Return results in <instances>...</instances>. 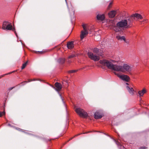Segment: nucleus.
Here are the masks:
<instances>
[{"mask_svg": "<svg viewBox=\"0 0 149 149\" xmlns=\"http://www.w3.org/2000/svg\"><path fill=\"white\" fill-rule=\"evenodd\" d=\"M100 63L103 65L106 66L108 68L117 72H130L132 70L131 66L127 64H124L123 66L114 65L111 62L106 60H100Z\"/></svg>", "mask_w": 149, "mask_h": 149, "instance_id": "obj_1", "label": "nucleus"}, {"mask_svg": "<svg viewBox=\"0 0 149 149\" xmlns=\"http://www.w3.org/2000/svg\"><path fill=\"white\" fill-rule=\"evenodd\" d=\"M131 23L132 21L130 18L122 20L117 23L116 25L113 27V29L116 32L120 31L124 29L130 27Z\"/></svg>", "mask_w": 149, "mask_h": 149, "instance_id": "obj_2", "label": "nucleus"}, {"mask_svg": "<svg viewBox=\"0 0 149 149\" xmlns=\"http://www.w3.org/2000/svg\"><path fill=\"white\" fill-rule=\"evenodd\" d=\"M93 53L95 54L89 52L88 53V55L91 59L95 61H98L99 60L100 58L99 56H101V54L99 53V49L97 48H95L93 50Z\"/></svg>", "mask_w": 149, "mask_h": 149, "instance_id": "obj_3", "label": "nucleus"}, {"mask_svg": "<svg viewBox=\"0 0 149 149\" xmlns=\"http://www.w3.org/2000/svg\"><path fill=\"white\" fill-rule=\"evenodd\" d=\"M2 29L3 30H12L13 31L15 32L16 36H17L15 28H13L12 25L9 22L7 21L4 22L3 24Z\"/></svg>", "mask_w": 149, "mask_h": 149, "instance_id": "obj_4", "label": "nucleus"}, {"mask_svg": "<svg viewBox=\"0 0 149 149\" xmlns=\"http://www.w3.org/2000/svg\"><path fill=\"white\" fill-rule=\"evenodd\" d=\"M2 29L3 30H12L13 31L15 32L16 36H17L15 28H13L12 25L9 22L7 21L4 22L3 24Z\"/></svg>", "mask_w": 149, "mask_h": 149, "instance_id": "obj_5", "label": "nucleus"}, {"mask_svg": "<svg viewBox=\"0 0 149 149\" xmlns=\"http://www.w3.org/2000/svg\"><path fill=\"white\" fill-rule=\"evenodd\" d=\"M82 27L83 30L81 32L80 38L81 40H82L88 33V30L89 29L88 26L86 24H83Z\"/></svg>", "mask_w": 149, "mask_h": 149, "instance_id": "obj_6", "label": "nucleus"}, {"mask_svg": "<svg viewBox=\"0 0 149 149\" xmlns=\"http://www.w3.org/2000/svg\"><path fill=\"white\" fill-rule=\"evenodd\" d=\"M77 113L81 117L84 118H86L88 116V114L83 109L80 108H77L75 109Z\"/></svg>", "mask_w": 149, "mask_h": 149, "instance_id": "obj_7", "label": "nucleus"}, {"mask_svg": "<svg viewBox=\"0 0 149 149\" xmlns=\"http://www.w3.org/2000/svg\"><path fill=\"white\" fill-rule=\"evenodd\" d=\"M130 18L131 19L132 22L133 20V19H134V20H138L141 19L143 18V17L140 14L136 13L132 15Z\"/></svg>", "mask_w": 149, "mask_h": 149, "instance_id": "obj_8", "label": "nucleus"}, {"mask_svg": "<svg viewBox=\"0 0 149 149\" xmlns=\"http://www.w3.org/2000/svg\"><path fill=\"white\" fill-rule=\"evenodd\" d=\"M114 73L118 77L124 81H125L127 82L130 79L129 77L127 75L124 74L120 75L118 73H116V72H115Z\"/></svg>", "mask_w": 149, "mask_h": 149, "instance_id": "obj_9", "label": "nucleus"}, {"mask_svg": "<svg viewBox=\"0 0 149 149\" xmlns=\"http://www.w3.org/2000/svg\"><path fill=\"white\" fill-rule=\"evenodd\" d=\"M55 86L56 87V88L53 86H52V87L57 91H60L62 88V86L61 84L58 82H56L55 84Z\"/></svg>", "mask_w": 149, "mask_h": 149, "instance_id": "obj_10", "label": "nucleus"}, {"mask_svg": "<svg viewBox=\"0 0 149 149\" xmlns=\"http://www.w3.org/2000/svg\"><path fill=\"white\" fill-rule=\"evenodd\" d=\"M126 88L130 95H133L134 94V90L132 87H130L129 86H126Z\"/></svg>", "mask_w": 149, "mask_h": 149, "instance_id": "obj_11", "label": "nucleus"}, {"mask_svg": "<svg viewBox=\"0 0 149 149\" xmlns=\"http://www.w3.org/2000/svg\"><path fill=\"white\" fill-rule=\"evenodd\" d=\"M102 115L99 112L97 111L94 114V117L96 119H98L101 118Z\"/></svg>", "mask_w": 149, "mask_h": 149, "instance_id": "obj_12", "label": "nucleus"}, {"mask_svg": "<svg viewBox=\"0 0 149 149\" xmlns=\"http://www.w3.org/2000/svg\"><path fill=\"white\" fill-rule=\"evenodd\" d=\"M146 92V90L145 88H143L142 90L139 91L138 92V93L140 97L142 96Z\"/></svg>", "mask_w": 149, "mask_h": 149, "instance_id": "obj_13", "label": "nucleus"}, {"mask_svg": "<svg viewBox=\"0 0 149 149\" xmlns=\"http://www.w3.org/2000/svg\"><path fill=\"white\" fill-rule=\"evenodd\" d=\"M67 46L68 49H71L74 47L73 42H69L67 43Z\"/></svg>", "mask_w": 149, "mask_h": 149, "instance_id": "obj_14", "label": "nucleus"}, {"mask_svg": "<svg viewBox=\"0 0 149 149\" xmlns=\"http://www.w3.org/2000/svg\"><path fill=\"white\" fill-rule=\"evenodd\" d=\"M116 39L120 41H124L125 42H126L125 38V37L124 36H121L119 35H117L116 36Z\"/></svg>", "mask_w": 149, "mask_h": 149, "instance_id": "obj_15", "label": "nucleus"}, {"mask_svg": "<svg viewBox=\"0 0 149 149\" xmlns=\"http://www.w3.org/2000/svg\"><path fill=\"white\" fill-rule=\"evenodd\" d=\"M116 13V11L115 10H112L109 13V15L110 17L113 18L115 16Z\"/></svg>", "mask_w": 149, "mask_h": 149, "instance_id": "obj_16", "label": "nucleus"}, {"mask_svg": "<svg viewBox=\"0 0 149 149\" xmlns=\"http://www.w3.org/2000/svg\"><path fill=\"white\" fill-rule=\"evenodd\" d=\"M97 18L98 20H104L105 17L103 14H98L97 15Z\"/></svg>", "mask_w": 149, "mask_h": 149, "instance_id": "obj_17", "label": "nucleus"}, {"mask_svg": "<svg viewBox=\"0 0 149 149\" xmlns=\"http://www.w3.org/2000/svg\"><path fill=\"white\" fill-rule=\"evenodd\" d=\"M75 56V55L74 54H72L70 55L68 57V58L67 60V61L69 63H70L71 62L69 60L70 58H73Z\"/></svg>", "mask_w": 149, "mask_h": 149, "instance_id": "obj_18", "label": "nucleus"}, {"mask_svg": "<svg viewBox=\"0 0 149 149\" xmlns=\"http://www.w3.org/2000/svg\"><path fill=\"white\" fill-rule=\"evenodd\" d=\"M65 58H60L58 60V62L61 64H63L65 62Z\"/></svg>", "mask_w": 149, "mask_h": 149, "instance_id": "obj_19", "label": "nucleus"}, {"mask_svg": "<svg viewBox=\"0 0 149 149\" xmlns=\"http://www.w3.org/2000/svg\"><path fill=\"white\" fill-rule=\"evenodd\" d=\"M27 63V62H26L23 64L22 66V69H24L26 66Z\"/></svg>", "mask_w": 149, "mask_h": 149, "instance_id": "obj_20", "label": "nucleus"}, {"mask_svg": "<svg viewBox=\"0 0 149 149\" xmlns=\"http://www.w3.org/2000/svg\"><path fill=\"white\" fill-rule=\"evenodd\" d=\"M77 70H70L68 71L69 73H73L76 72Z\"/></svg>", "mask_w": 149, "mask_h": 149, "instance_id": "obj_21", "label": "nucleus"}, {"mask_svg": "<svg viewBox=\"0 0 149 149\" xmlns=\"http://www.w3.org/2000/svg\"><path fill=\"white\" fill-rule=\"evenodd\" d=\"M5 114V112L4 111H0V117L2 116L3 115Z\"/></svg>", "mask_w": 149, "mask_h": 149, "instance_id": "obj_22", "label": "nucleus"}, {"mask_svg": "<svg viewBox=\"0 0 149 149\" xmlns=\"http://www.w3.org/2000/svg\"><path fill=\"white\" fill-rule=\"evenodd\" d=\"M13 72L14 71L12 72H9V73H8L7 74H4V75H3L1 76H0V78H1V77H3L4 75H7V74H10L13 73Z\"/></svg>", "mask_w": 149, "mask_h": 149, "instance_id": "obj_23", "label": "nucleus"}, {"mask_svg": "<svg viewBox=\"0 0 149 149\" xmlns=\"http://www.w3.org/2000/svg\"><path fill=\"white\" fill-rule=\"evenodd\" d=\"M112 4V2L110 3H109V4L108 6V7L109 8H110L111 7Z\"/></svg>", "mask_w": 149, "mask_h": 149, "instance_id": "obj_24", "label": "nucleus"}, {"mask_svg": "<svg viewBox=\"0 0 149 149\" xmlns=\"http://www.w3.org/2000/svg\"><path fill=\"white\" fill-rule=\"evenodd\" d=\"M59 95L61 98V99L62 101H63V103H64V101H63V99L62 97V96L60 94H59Z\"/></svg>", "mask_w": 149, "mask_h": 149, "instance_id": "obj_25", "label": "nucleus"}, {"mask_svg": "<svg viewBox=\"0 0 149 149\" xmlns=\"http://www.w3.org/2000/svg\"><path fill=\"white\" fill-rule=\"evenodd\" d=\"M43 51H41L40 52H39V53H40V54H42L43 53Z\"/></svg>", "mask_w": 149, "mask_h": 149, "instance_id": "obj_26", "label": "nucleus"}, {"mask_svg": "<svg viewBox=\"0 0 149 149\" xmlns=\"http://www.w3.org/2000/svg\"><path fill=\"white\" fill-rule=\"evenodd\" d=\"M111 22H113V21H110ZM113 23H112V26H113Z\"/></svg>", "mask_w": 149, "mask_h": 149, "instance_id": "obj_27", "label": "nucleus"}, {"mask_svg": "<svg viewBox=\"0 0 149 149\" xmlns=\"http://www.w3.org/2000/svg\"><path fill=\"white\" fill-rule=\"evenodd\" d=\"M126 85H127V86H129V84H128V83H126Z\"/></svg>", "mask_w": 149, "mask_h": 149, "instance_id": "obj_28", "label": "nucleus"}, {"mask_svg": "<svg viewBox=\"0 0 149 149\" xmlns=\"http://www.w3.org/2000/svg\"><path fill=\"white\" fill-rule=\"evenodd\" d=\"M35 79H33V81H35ZM33 81V80H31L30 81H29V82H30V81Z\"/></svg>", "mask_w": 149, "mask_h": 149, "instance_id": "obj_29", "label": "nucleus"}, {"mask_svg": "<svg viewBox=\"0 0 149 149\" xmlns=\"http://www.w3.org/2000/svg\"><path fill=\"white\" fill-rule=\"evenodd\" d=\"M66 3V4L67 5V3L66 0H65Z\"/></svg>", "mask_w": 149, "mask_h": 149, "instance_id": "obj_30", "label": "nucleus"}, {"mask_svg": "<svg viewBox=\"0 0 149 149\" xmlns=\"http://www.w3.org/2000/svg\"><path fill=\"white\" fill-rule=\"evenodd\" d=\"M13 88H13H11L10 89V90H12V89Z\"/></svg>", "mask_w": 149, "mask_h": 149, "instance_id": "obj_31", "label": "nucleus"}, {"mask_svg": "<svg viewBox=\"0 0 149 149\" xmlns=\"http://www.w3.org/2000/svg\"><path fill=\"white\" fill-rule=\"evenodd\" d=\"M8 125L9 126H10V124H8Z\"/></svg>", "mask_w": 149, "mask_h": 149, "instance_id": "obj_32", "label": "nucleus"}]
</instances>
